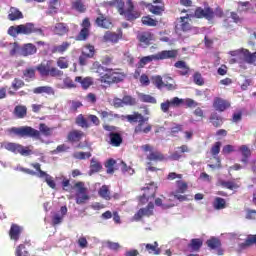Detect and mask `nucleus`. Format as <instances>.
<instances>
[{
    "label": "nucleus",
    "mask_w": 256,
    "mask_h": 256,
    "mask_svg": "<svg viewBox=\"0 0 256 256\" xmlns=\"http://www.w3.org/2000/svg\"><path fill=\"white\" fill-rule=\"evenodd\" d=\"M7 133L10 137H20L21 139H25V137H30V139H41V133L45 137H50L53 133V129L45 123H40L39 130L31 126H21L8 128Z\"/></svg>",
    "instance_id": "obj_1"
},
{
    "label": "nucleus",
    "mask_w": 256,
    "mask_h": 256,
    "mask_svg": "<svg viewBox=\"0 0 256 256\" xmlns=\"http://www.w3.org/2000/svg\"><path fill=\"white\" fill-rule=\"evenodd\" d=\"M97 67L96 73L99 75L98 81L104 85H114V83H121L125 79V73L120 72L119 69L105 68L99 62L94 63Z\"/></svg>",
    "instance_id": "obj_2"
},
{
    "label": "nucleus",
    "mask_w": 256,
    "mask_h": 256,
    "mask_svg": "<svg viewBox=\"0 0 256 256\" xmlns=\"http://www.w3.org/2000/svg\"><path fill=\"white\" fill-rule=\"evenodd\" d=\"M124 117L131 125L137 123L134 127V135H147L153 131V125L149 123V117H145L139 112H133V114H128Z\"/></svg>",
    "instance_id": "obj_3"
},
{
    "label": "nucleus",
    "mask_w": 256,
    "mask_h": 256,
    "mask_svg": "<svg viewBox=\"0 0 256 256\" xmlns=\"http://www.w3.org/2000/svg\"><path fill=\"white\" fill-rule=\"evenodd\" d=\"M115 3H117L118 13L123 15L126 21H135V19H139V17H141V12L135 9L133 0L126 1V9L125 2H123V0H113L110 2V5H115Z\"/></svg>",
    "instance_id": "obj_4"
},
{
    "label": "nucleus",
    "mask_w": 256,
    "mask_h": 256,
    "mask_svg": "<svg viewBox=\"0 0 256 256\" xmlns=\"http://www.w3.org/2000/svg\"><path fill=\"white\" fill-rule=\"evenodd\" d=\"M179 55V50L172 49V50H162L156 54L144 56L140 59L141 67H145L148 63L152 61H165L167 59H177Z\"/></svg>",
    "instance_id": "obj_5"
},
{
    "label": "nucleus",
    "mask_w": 256,
    "mask_h": 256,
    "mask_svg": "<svg viewBox=\"0 0 256 256\" xmlns=\"http://www.w3.org/2000/svg\"><path fill=\"white\" fill-rule=\"evenodd\" d=\"M33 33L43 35V29L35 27L34 23L20 24L8 28V35H10V37H17V35H31Z\"/></svg>",
    "instance_id": "obj_6"
},
{
    "label": "nucleus",
    "mask_w": 256,
    "mask_h": 256,
    "mask_svg": "<svg viewBox=\"0 0 256 256\" xmlns=\"http://www.w3.org/2000/svg\"><path fill=\"white\" fill-rule=\"evenodd\" d=\"M141 149L142 151H144V153H148V151L150 152L149 155H147L146 157V159L150 161L147 163L148 171H159V169H157L156 167L151 166V161H154L155 163L159 161H165V155H163V153H161L160 151L153 150V146L149 144L141 146Z\"/></svg>",
    "instance_id": "obj_7"
},
{
    "label": "nucleus",
    "mask_w": 256,
    "mask_h": 256,
    "mask_svg": "<svg viewBox=\"0 0 256 256\" xmlns=\"http://www.w3.org/2000/svg\"><path fill=\"white\" fill-rule=\"evenodd\" d=\"M36 70L42 77H63V71L59 70L57 67H51V61H47L46 64H39Z\"/></svg>",
    "instance_id": "obj_8"
},
{
    "label": "nucleus",
    "mask_w": 256,
    "mask_h": 256,
    "mask_svg": "<svg viewBox=\"0 0 256 256\" xmlns=\"http://www.w3.org/2000/svg\"><path fill=\"white\" fill-rule=\"evenodd\" d=\"M97 53L95 46L93 44H86L78 58V63L81 67H85L89 63V59H93Z\"/></svg>",
    "instance_id": "obj_9"
},
{
    "label": "nucleus",
    "mask_w": 256,
    "mask_h": 256,
    "mask_svg": "<svg viewBox=\"0 0 256 256\" xmlns=\"http://www.w3.org/2000/svg\"><path fill=\"white\" fill-rule=\"evenodd\" d=\"M187 189H189L187 182L178 180L176 181V190L171 192L170 195L182 203L183 201H187V195H183V193L187 192Z\"/></svg>",
    "instance_id": "obj_10"
},
{
    "label": "nucleus",
    "mask_w": 256,
    "mask_h": 256,
    "mask_svg": "<svg viewBox=\"0 0 256 256\" xmlns=\"http://www.w3.org/2000/svg\"><path fill=\"white\" fill-rule=\"evenodd\" d=\"M74 187L77 189L76 192V204L77 205H85L87 201H89V194H87V188L85 187V183L77 182Z\"/></svg>",
    "instance_id": "obj_11"
},
{
    "label": "nucleus",
    "mask_w": 256,
    "mask_h": 256,
    "mask_svg": "<svg viewBox=\"0 0 256 256\" xmlns=\"http://www.w3.org/2000/svg\"><path fill=\"white\" fill-rule=\"evenodd\" d=\"M191 17H196V19H207V21H212L215 17V12L211 9V7H207L205 9L201 7H197L194 15L191 14Z\"/></svg>",
    "instance_id": "obj_12"
},
{
    "label": "nucleus",
    "mask_w": 256,
    "mask_h": 256,
    "mask_svg": "<svg viewBox=\"0 0 256 256\" xmlns=\"http://www.w3.org/2000/svg\"><path fill=\"white\" fill-rule=\"evenodd\" d=\"M31 167H33L34 169H36V171H38V177H40L41 179L45 178L47 185L50 186L51 189H55L57 187V184L55 183V180H53V177L47 174V172L41 170V164L32 163Z\"/></svg>",
    "instance_id": "obj_13"
},
{
    "label": "nucleus",
    "mask_w": 256,
    "mask_h": 256,
    "mask_svg": "<svg viewBox=\"0 0 256 256\" xmlns=\"http://www.w3.org/2000/svg\"><path fill=\"white\" fill-rule=\"evenodd\" d=\"M212 107L215 109V111H218V113H223L227 111V109L231 108V102L221 97H215L212 103Z\"/></svg>",
    "instance_id": "obj_14"
},
{
    "label": "nucleus",
    "mask_w": 256,
    "mask_h": 256,
    "mask_svg": "<svg viewBox=\"0 0 256 256\" xmlns=\"http://www.w3.org/2000/svg\"><path fill=\"white\" fill-rule=\"evenodd\" d=\"M153 209H155V204L153 202L148 203V205L144 208L139 209L134 215V221H141L143 217H151L153 216Z\"/></svg>",
    "instance_id": "obj_15"
},
{
    "label": "nucleus",
    "mask_w": 256,
    "mask_h": 256,
    "mask_svg": "<svg viewBox=\"0 0 256 256\" xmlns=\"http://www.w3.org/2000/svg\"><path fill=\"white\" fill-rule=\"evenodd\" d=\"M183 105V98L174 97L170 100H166L160 104L162 113H169L170 107H181Z\"/></svg>",
    "instance_id": "obj_16"
},
{
    "label": "nucleus",
    "mask_w": 256,
    "mask_h": 256,
    "mask_svg": "<svg viewBox=\"0 0 256 256\" xmlns=\"http://www.w3.org/2000/svg\"><path fill=\"white\" fill-rule=\"evenodd\" d=\"M123 39V32L115 33L107 31L103 36V41L105 43H119V40Z\"/></svg>",
    "instance_id": "obj_17"
},
{
    "label": "nucleus",
    "mask_w": 256,
    "mask_h": 256,
    "mask_svg": "<svg viewBox=\"0 0 256 256\" xmlns=\"http://www.w3.org/2000/svg\"><path fill=\"white\" fill-rule=\"evenodd\" d=\"M157 193V186L155 183H151L144 188V194L140 197L141 201L145 199L149 201V199H153Z\"/></svg>",
    "instance_id": "obj_18"
},
{
    "label": "nucleus",
    "mask_w": 256,
    "mask_h": 256,
    "mask_svg": "<svg viewBox=\"0 0 256 256\" xmlns=\"http://www.w3.org/2000/svg\"><path fill=\"white\" fill-rule=\"evenodd\" d=\"M22 233H23V227L15 223L11 224V227L9 230V237L12 241H19Z\"/></svg>",
    "instance_id": "obj_19"
},
{
    "label": "nucleus",
    "mask_w": 256,
    "mask_h": 256,
    "mask_svg": "<svg viewBox=\"0 0 256 256\" xmlns=\"http://www.w3.org/2000/svg\"><path fill=\"white\" fill-rule=\"evenodd\" d=\"M70 47H71V42L64 41L61 44L52 46L51 53L53 54L58 53L59 55H63L67 53V51H69Z\"/></svg>",
    "instance_id": "obj_20"
},
{
    "label": "nucleus",
    "mask_w": 256,
    "mask_h": 256,
    "mask_svg": "<svg viewBox=\"0 0 256 256\" xmlns=\"http://www.w3.org/2000/svg\"><path fill=\"white\" fill-rule=\"evenodd\" d=\"M189 151H191L189 149V146L184 144L181 145L180 147H177V151H174L171 155H170V159L172 161H179L180 159L183 158V153H189Z\"/></svg>",
    "instance_id": "obj_21"
},
{
    "label": "nucleus",
    "mask_w": 256,
    "mask_h": 256,
    "mask_svg": "<svg viewBox=\"0 0 256 256\" xmlns=\"http://www.w3.org/2000/svg\"><path fill=\"white\" fill-rule=\"evenodd\" d=\"M85 137V132L81 130H72L67 135V141L69 143H79Z\"/></svg>",
    "instance_id": "obj_22"
},
{
    "label": "nucleus",
    "mask_w": 256,
    "mask_h": 256,
    "mask_svg": "<svg viewBox=\"0 0 256 256\" xmlns=\"http://www.w3.org/2000/svg\"><path fill=\"white\" fill-rule=\"evenodd\" d=\"M54 35H58L59 37H63L69 33V26L66 23L58 22L55 24L53 28Z\"/></svg>",
    "instance_id": "obj_23"
},
{
    "label": "nucleus",
    "mask_w": 256,
    "mask_h": 256,
    "mask_svg": "<svg viewBox=\"0 0 256 256\" xmlns=\"http://www.w3.org/2000/svg\"><path fill=\"white\" fill-rule=\"evenodd\" d=\"M209 123H211V125L216 129H219V127L223 126L224 120L223 117L219 115V113L213 112L209 116Z\"/></svg>",
    "instance_id": "obj_24"
},
{
    "label": "nucleus",
    "mask_w": 256,
    "mask_h": 256,
    "mask_svg": "<svg viewBox=\"0 0 256 256\" xmlns=\"http://www.w3.org/2000/svg\"><path fill=\"white\" fill-rule=\"evenodd\" d=\"M174 67L176 69H180L178 71V73L182 77H185V76L189 75V72L191 71V68H189V66L187 65V62H185L183 60H179L176 63H174Z\"/></svg>",
    "instance_id": "obj_25"
},
{
    "label": "nucleus",
    "mask_w": 256,
    "mask_h": 256,
    "mask_svg": "<svg viewBox=\"0 0 256 256\" xmlns=\"http://www.w3.org/2000/svg\"><path fill=\"white\" fill-rule=\"evenodd\" d=\"M35 53H37V46L32 43L24 44L21 48L22 57H29L35 55Z\"/></svg>",
    "instance_id": "obj_26"
},
{
    "label": "nucleus",
    "mask_w": 256,
    "mask_h": 256,
    "mask_svg": "<svg viewBox=\"0 0 256 256\" xmlns=\"http://www.w3.org/2000/svg\"><path fill=\"white\" fill-rule=\"evenodd\" d=\"M137 39L139 43H142V45H151V41H153L154 35L153 33L146 31V32L139 33L137 35Z\"/></svg>",
    "instance_id": "obj_27"
},
{
    "label": "nucleus",
    "mask_w": 256,
    "mask_h": 256,
    "mask_svg": "<svg viewBox=\"0 0 256 256\" xmlns=\"http://www.w3.org/2000/svg\"><path fill=\"white\" fill-rule=\"evenodd\" d=\"M109 139L112 147H121L123 143V136L119 132H110Z\"/></svg>",
    "instance_id": "obj_28"
},
{
    "label": "nucleus",
    "mask_w": 256,
    "mask_h": 256,
    "mask_svg": "<svg viewBox=\"0 0 256 256\" xmlns=\"http://www.w3.org/2000/svg\"><path fill=\"white\" fill-rule=\"evenodd\" d=\"M191 17H193L191 14H186V16L180 17V29L181 31H191Z\"/></svg>",
    "instance_id": "obj_29"
},
{
    "label": "nucleus",
    "mask_w": 256,
    "mask_h": 256,
    "mask_svg": "<svg viewBox=\"0 0 256 256\" xmlns=\"http://www.w3.org/2000/svg\"><path fill=\"white\" fill-rule=\"evenodd\" d=\"M30 247H31L30 243L18 245L15 250V255L16 256H29V248Z\"/></svg>",
    "instance_id": "obj_30"
},
{
    "label": "nucleus",
    "mask_w": 256,
    "mask_h": 256,
    "mask_svg": "<svg viewBox=\"0 0 256 256\" xmlns=\"http://www.w3.org/2000/svg\"><path fill=\"white\" fill-rule=\"evenodd\" d=\"M241 53H242L246 63L253 65V63L256 62V52L251 53L249 50L242 48Z\"/></svg>",
    "instance_id": "obj_31"
},
{
    "label": "nucleus",
    "mask_w": 256,
    "mask_h": 256,
    "mask_svg": "<svg viewBox=\"0 0 256 256\" xmlns=\"http://www.w3.org/2000/svg\"><path fill=\"white\" fill-rule=\"evenodd\" d=\"M8 19L9 21H19V19H23V12L15 7H11Z\"/></svg>",
    "instance_id": "obj_32"
},
{
    "label": "nucleus",
    "mask_w": 256,
    "mask_h": 256,
    "mask_svg": "<svg viewBox=\"0 0 256 256\" xmlns=\"http://www.w3.org/2000/svg\"><path fill=\"white\" fill-rule=\"evenodd\" d=\"M239 151L242 154L241 163L247 165V163H249V157H251V149H249L247 145H242L240 146Z\"/></svg>",
    "instance_id": "obj_33"
},
{
    "label": "nucleus",
    "mask_w": 256,
    "mask_h": 256,
    "mask_svg": "<svg viewBox=\"0 0 256 256\" xmlns=\"http://www.w3.org/2000/svg\"><path fill=\"white\" fill-rule=\"evenodd\" d=\"M35 95H41V93H46V95H55V90L51 86H39L33 89Z\"/></svg>",
    "instance_id": "obj_34"
},
{
    "label": "nucleus",
    "mask_w": 256,
    "mask_h": 256,
    "mask_svg": "<svg viewBox=\"0 0 256 256\" xmlns=\"http://www.w3.org/2000/svg\"><path fill=\"white\" fill-rule=\"evenodd\" d=\"M75 81L76 83H80L81 87L84 89H89L91 85H93V78L91 77L83 78L81 76H76Z\"/></svg>",
    "instance_id": "obj_35"
},
{
    "label": "nucleus",
    "mask_w": 256,
    "mask_h": 256,
    "mask_svg": "<svg viewBox=\"0 0 256 256\" xmlns=\"http://www.w3.org/2000/svg\"><path fill=\"white\" fill-rule=\"evenodd\" d=\"M14 115L17 119H25L27 117V106L17 105L14 108Z\"/></svg>",
    "instance_id": "obj_36"
},
{
    "label": "nucleus",
    "mask_w": 256,
    "mask_h": 256,
    "mask_svg": "<svg viewBox=\"0 0 256 256\" xmlns=\"http://www.w3.org/2000/svg\"><path fill=\"white\" fill-rule=\"evenodd\" d=\"M146 251L153 255H161V248H159V243L155 241L153 244H144Z\"/></svg>",
    "instance_id": "obj_37"
},
{
    "label": "nucleus",
    "mask_w": 256,
    "mask_h": 256,
    "mask_svg": "<svg viewBox=\"0 0 256 256\" xmlns=\"http://www.w3.org/2000/svg\"><path fill=\"white\" fill-rule=\"evenodd\" d=\"M103 169V165L97 159L92 158L90 161V175L94 173H99Z\"/></svg>",
    "instance_id": "obj_38"
},
{
    "label": "nucleus",
    "mask_w": 256,
    "mask_h": 256,
    "mask_svg": "<svg viewBox=\"0 0 256 256\" xmlns=\"http://www.w3.org/2000/svg\"><path fill=\"white\" fill-rule=\"evenodd\" d=\"M98 195L102 199H105V201H111V191L109 190V186H107V185H103L98 190Z\"/></svg>",
    "instance_id": "obj_39"
},
{
    "label": "nucleus",
    "mask_w": 256,
    "mask_h": 256,
    "mask_svg": "<svg viewBox=\"0 0 256 256\" xmlns=\"http://www.w3.org/2000/svg\"><path fill=\"white\" fill-rule=\"evenodd\" d=\"M218 183L221 187H223L224 189H229L230 191H235V189H239V184H237L235 181L219 180Z\"/></svg>",
    "instance_id": "obj_40"
},
{
    "label": "nucleus",
    "mask_w": 256,
    "mask_h": 256,
    "mask_svg": "<svg viewBox=\"0 0 256 256\" xmlns=\"http://www.w3.org/2000/svg\"><path fill=\"white\" fill-rule=\"evenodd\" d=\"M75 123L76 125H78V127H82V129H89L91 127V125L87 121V118H85L83 114H79L76 117Z\"/></svg>",
    "instance_id": "obj_41"
},
{
    "label": "nucleus",
    "mask_w": 256,
    "mask_h": 256,
    "mask_svg": "<svg viewBox=\"0 0 256 256\" xmlns=\"http://www.w3.org/2000/svg\"><path fill=\"white\" fill-rule=\"evenodd\" d=\"M71 9L77 11L78 13H85L87 11V7L85 3L82 1H72L71 2Z\"/></svg>",
    "instance_id": "obj_42"
},
{
    "label": "nucleus",
    "mask_w": 256,
    "mask_h": 256,
    "mask_svg": "<svg viewBox=\"0 0 256 256\" xmlns=\"http://www.w3.org/2000/svg\"><path fill=\"white\" fill-rule=\"evenodd\" d=\"M98 114L100 115L101 119H109V121H113V119H119V114L113 113V111H105L100 110L98 111Z\"/></svg>",
    "instance_id": "obj_43"
},
{
    "label": "nucleus",
    "mask_w": 256,
    "mask_h": 256,
    "mask_svg": "<svg viewBox=\"0 0 256 256\" xmlns=\"http://www.w3.org/2000/svg\"><path fill=\"white\" fill-rule=\"evenodd\" d=\"M117 101H119V103H120L119 106H121V105H130V106L137 105V99H135L134 97L129 96V95L124 96L122 99L117 98Z\"/></svg>",
    "instance_id": "obj_44"
},
{
    "label": "nucleus",
    "mask_w": 256,
    "mask_h": 256,
    "mask_svg": "<svg viewBox=\"0 0 256 256\" xmlns=\"http://www.w3.org/2000/svg\"><path fill=\"white\" fill-rule=\"evenodd\" d=\"M36 71H37V68H34V67L26 68L23 71V78L25 79V81H31V79H35Z\"/></svg>",
    "instance_id": "obj_45"
},
{
    "label": "nucleus",
    "mask_w": 256,
    "mask_h": 256,
    "mask_svg": "<svg viewBox=\"0 0 256 256\" xmlns=\"http://www.w3.org/2000/svg\"><path fill=\"white\" fill-rule=\"evenodd\" d=\"M56 64L59 69H69V58L67 56H60Z\"/></svg>",
    "instance_id": "obj_46"
},
{
    "label": "nucleus",
    "mask_w": 256,
    "mask_h": 256,
    "mask_svg": "<svg viewBox=\"0 0 256 256\" xmlns=\"http://www.w3.org/2000/svg\"><path fill=\"white\" fill-rule=\"evenodd\" d=\"M188 247L190 249H192V251H199V249H201V247H203V240H201L199 238H194L191 240Z\"/></svg>",
    "instance_id": "obj_47"
},
{
    "label": "nucleus",
    "mask_w": 256,
    "mask_h": 256,
    "mask_svg": "<svg viewBox=\"0 0 256 256\" xmlns=\"http://www.w3.org/2000/svg\"><path fill=\"white\" fill-rule=\"evenodd\" d=\"M141 22L146 25V27H157L159 23L157 20L153 19L151 16H143Z\"/></svg>",
    "instance_id": "obj_48"
},
{
    "label": "nucleus",
    "mask_w": 256,
    "mask_h": 256,
    "mask_svg": "<svg viewBox=\"0 0 256 256\" xmlns=\"http://www.w3.org/2000/svg\"><path fill=\"white\" fill-rule=\"evenodd\" d=\"M213 206H214V209L219 211V210L225 209L227 207V202L225 201V199H223L221 197H216L214 200Z\"/></svg>",
    "instance_id": "obj_49"
},
{
    "label": "nucleus",
    "mask_w": 256,
    "mask_h": 256,
    "mask_svg": "<svg viewBox=\"0 0 256 256\" xmlns=\"http://www.w3.org/2000/svg\"><path fill=\"white\" fill-rule=\"evenodd\" d=\"M117 163V161H115V159L110 158L107 160V162L105 163V167H106V173H108V175H113V173H115V164Z\"/></svg>",
    "instance_id": "obj_50"
},
{
    "label": "nucleus",
    "mask_w": 256,
    "mask_h": 256,
    "mask_svg": "<svg viewBox=\"0 0 256 256\" xmlns=\"http://www.w3.org/2000/svg\"><path fill=\"white\" fill-rule=\"evenodd\" d=\"M206 245L210 249H219V247H221V240H219L218 238L212 237L206 241Z\"/></svg>",
    "instance_id": "obj_51"
},
{
    "label": "nucleus",
    "mask_w": 256,
    "mask_h": 256,
    "mask_svg": "<svg viewBox=\"0 0 256 256\" xmlns=\"http://www.w3.org/2000/svg\"><path fill=\"white\" fill-rule=\"evenodd\" d=\"M90 30H87V28H82L78 35L76 36V41H87L89 39Z\"/></svg>",
    "instance_id": "obj_52"
},
{
    "label": "nucleus",
    "mask_w": 256,
    "mask_h": 256,
    "mask_svg": "<svg viewBox=\"0 0 256 256\" xmlns=\"http://www.w3.org/2000/svg\"><path fill=\"white\" fill-rule=\"evenodd\" d=\"M149 11L153 15H163V12L165 11V5L164 4L160 6L150 5Z\"/></svg>",
    "instance_id": "obj_53"
},
{
    "label": "nucleus",
    "mask_w": 256,
    "mask_h": 256,
    "mask_svg": "<svg viewBox=\"0 0 256 256\" xmlns=\"http://www.w3.org/2000/svg\"><path fill=\"white\" fill-rule=\"evenodd\" d=\"M60 6L61 2L59 0H50L48 4V9L50 13H57V11H59Z\"/></svg>",
    "instance_id": "obj_54"
},
{
    "label": "nucleus",
    "mask_w": 256,
    "mask_h": 256,
    "mask_svg": "<svg viewBox=\"0 0 256 256\" xmlns=\"http://www.w3.org/2000/svg\"><path fill=\"white\" fill-rule=\"evenodd\" d=\"M151 79L156 88L162 89L165 87V82H163V77H161V75L153 76Z\"/></svg>",
    "instance_id": "obj_55"
},
{
    "label": "nucleus",
    "mask_w": 256,
    "mask_h": 256,
    "mask_svg": "<svg viewBox=\"0 0 256 256\" xmlns=\"http://www.w3.org/2000/svg\"><path fill=\"white\" fill-rule=\"evenodd\" d=\"M139 99L142 103H152L153 105L157 103V99L149 94H140Z\"/></svg>",
    "instance_id": "obj_56"
},
{
    "label": "nucleus",
    "mask_w": 256,
    "mask_h": 256,
    "mask_svg": "<svg viewBox=\"0 0 256 256\" xmlns=\"http://www.w3.org/2000/svg\"><path fill=\"white\" fill-rule=\"evenodd\" d=\"M11 87L15 91H19L22 87H25V81L21 80V78H14L11 83Z\"/></svg>",
    "instance_id": "obj_57"
},
{
    "label": "nucleus",
    "mask_w": 256,
    "mask_h": 256,
    "mask_svg": "<svg viewBox=\"0 0 256 256\" xmlns=\"http://www.w3.org/2000/svg\"><path fill=\"white\" fill-rule=\"evenodd\" d=\"M4 147L7 151H11V153L17 154L19 153V148L21 147V144L9 142Z\"/></svg>",
    "instance_id": "obj_58"
},
{
    "label": "nucleus",
    "mask_w": 256,
    "mask_h": 256,
    "mask_svg": "<svg viewBox=\"0 0 256 256\" xmlns=\"http://www.w3.org/2000/svg\"><path fill=\"white\" fill-rule=\"evenodd\" d=\"M251 9V2L245 1V2H238V11L242 13H247Z\"/></svg>",
    "instance_id": "obj_59"
},
{
    "label": "nucleus",
    "mask_w": 256,
    "mask_h": 256,
    "mask_svg": "<svg viewBox=\"0 0 256 256\" xmlns=\"http://www.w3.org/2000/svg\"><path fill=\"white\" fill-rule=\"evenodd\" d=\"M211 155L214 157V159H217L219 153H221V142H216L210 150Z\"/></svg>",
    "instance_id": "obj_60"
},
{
    "label": "nucleus",
    "mask_w": 256,
    "mask_h": 256,
    "mask_svg": "<svg viewBox=\"0 0 256 256\" xmlns=\"http://www.w3.org/2000/svg\"><path fill=\"white\" fill-rule=\"evenodd\" d=\"M183 131V125L181 124H175L171 129H170V135L171 137H177L179 133H182Z\"/></svg>",
    "instance_id": "obj_61"
},
{
    "label": "nucleus",
    "mask_w": 256,
    "mask_h": 256,
    "mask_svg": "<svg viewBox=\"0 0 256 256\" xmlns=\"http://www.w3.org/2000/svg\"><path fill=\"white\" fill-rule=\"evenodd\" d=\"M91 152H76L74 153V159H79L80 161H83L85 159L91 158Z\"/></svg>",
    "instance_id": "obj_62"
},
{
    "label": "nucleus",
    "mask_w": 256,
    "mask_h": 256,
    "mask_svg": "<svg viewBox=\"0 0 256 256\" xmlns=\"http://www.w3.org/2000/svg\"><path fill=\"white\" fill-rule=\"evenodd\" d=\"M106 247L107 249H110V251H119L121 249V244L118 242H113V241H107L106 242Z\"/></svg>",
    "instance_id": "obj_63"
},
{
    "label": "nucleus",
    "mask_w": 256,
    "mask_h": 256,
    "mask_svg": "<svg viewBox=\"0 0 256 256\" xmlns=\"http://www.w3.org/2000/svg\"><path fill=\"white\" fill-rule=\"evenodd\" d=\"M242 245L243 247H251V245H256V235L248 236Z\"/></svg>",
    "instance_id": "obj_64"
}]
</instances>
